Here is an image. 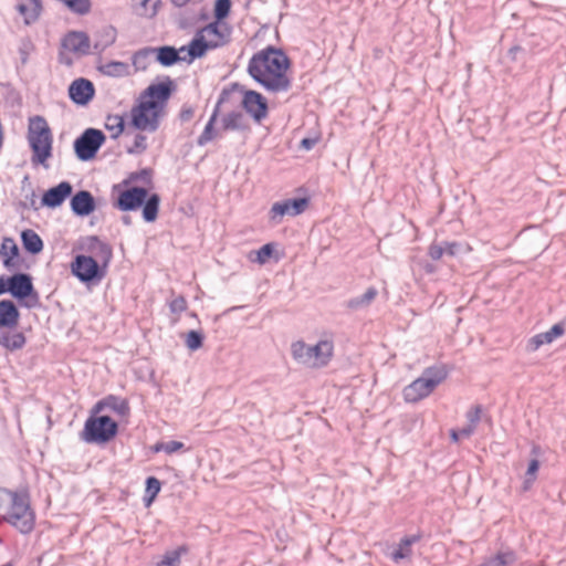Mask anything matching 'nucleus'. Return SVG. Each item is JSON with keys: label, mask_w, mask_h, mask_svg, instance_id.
<instances>
[{"label": "nucleus", "mask_w": 566, "mask_h": 566, "mask_svg": "<svg viewBox=\"0 0 566 566\" xmlns=\"http://www.w3.org/2000/svg\"><path fill=\"white\" fill-rule=\"evenodd\" d=\"M144 181L146 185H151L153 182V170L150 168H143L139 171L130 172L127 178L123 180V185L133 186V182Z\"/></svg>", "instance_id": "37998d69"}, {"label": "nucleus", "mask_w": 566, "mask_h": 566, "mask_svg": "<svg viewBox=\"0 0 566 566\" xmlns=\"http://www.w3.org/2000/svg\"><path fill=\"white\" fill-rule=\"evenodd\" d=\"M61 48L80 56L91 53V40L84 31H69L61 39Z\"/></svg>", "instance_id": "4468645a"}, {"label": "nucleus", "mask_w": 566, "mask_h": 566, "mask_svg": "<svg viewBox=\"0 0 566 566\" xmlns=\"http://www.w3.org/2000/svg\"><path fill=\"white\" fill-rule=\"evenodd\" d=\"M291 352L297 363L319 368L327 366L331 361L334 354V344L332 340L322 339L310 346L303 340H297L292 344Z\"/></svg>", "instance_id": "6e6552de"}, {"label": "nucleus", "mask_w": 566, "mask_h": 566, "mask_svg": "<svg viewBox=\"0 0 566 566\" xmlns=\"http://www.w3.org/2000/svg\"><path fill=\"white\" fill-rule=\"evenodd\" d=\"M97 69L104 75L112 77H123L129 74V65L120 61H109Z\"/></svg>", "instance_id": "c9c22d12"}, {"label": "nucleus", "mask_w": 566, "mask_h": 566, "mask_svg": "<svg viewBox=\"0 0 566 566\" xmlns=\"http://www.w3.org/2000/svg\"><path fill=\"white\" fill-rule=\"evenodd\" d=\"M232 0H216L213 7V17L218 21L227 19L231 12Z\"/></svg>", "instance_id": "49530a36"}, {"label": "nucleus", "mask_w": 566, "mask_h": 566, "mask_svg": "<svg viewBox=\"0 0 566 566\" xmlns=\"http://www.w3.org/2000/svg\"><path fill=\"white\" fill-rule=\"evenodd\" d=\"M450 369L444 364H437L430 367L424 368L421 377L426 378L428 382H431V387L433 390L438 385H440L443 380L447 379Z\"/></svg>", "instance_id": "cd10ccee"}, {"label": "nucleus", "mask_w": 566, "mask_h": 566, "mask_svg": "<svg viewBox=\"0 0 566 566\" xmlns=\"http://www.w3.org/2000/svg\"><path fill=\"white\" fill-rule=\"evenodd\" d=\"M28 142L32 150L33 165L48 167V159L52 156V133L43 116L35 115L30 118L28 127Z\"/></svg>", "instance_id": "423d86ee"}, {"label": "nucleus", "mask_w": 566, "mask_h": 566, "mask_svg": "<svg viewBox=\"0 0 566 566\" xmlns=\"http://www.w3.org/2000/svg\"><path fill=\"white\" fill-rule=\"evenodd\" d=\"M147 147V137L139 133L136 134L133 146L127 148V153L130 155L143 154Z\"/></svg>", "instance_id": "de8ad7c7"}, {"label": "nucleus", "mask_w": 566, "mask_h": 566, "mask_svg": "<svg viewBox=\"0 0 566 566\" xmlns=\"http://www.w3.org/2000/svg\"><path fill=\"white\" fill-rule=\"evenodd\" d=\"M516 562V554L514 551L499 552L496 555L485 559L479 566H511Z\"/></svg>", "instance_id": "4c0bfd02"}, {"label": "nucleus", "mask_w": 566, "mask_h": 566, "mask_svg": "<svg viewBox=\"0 0 566 566\" xmlns=\"http://www.w3.org/2000/svg\"><path fill=\"white\" fill-rule=\"evenodd\" d=\"M94 84L87 78H76L69 86V97L78 106L87 105L94 98Z\"/></svg>", "instance_id": "2eb2a0df"}, {"label": "nucleus", "mask_w": 566, "mask_h": 566, "mask_svg": "<svg viewBox=\"0 0 566 566\" xmlns=\"http://www.w3.org/2000/svg\"><path fill=\"white\" fill-rule=\"evenodd\" d=\"M475 428L474 426L468 424L467 427L458 430L461 438H469L473 434Z\"/></svg>", "instance_id": "052dcab7"}, {"label": "nucleus", "mask_w": 566, "mask_h": 566, "mask_svg": "<svg viewBox=\"0 0 566 566\" xmlns=\"http://www.w3.org/2000/svg\"><path fill=\"white\" fill-rule=\"evenodd\" d=\"M20 317V311L13 301H0V328H15L19 325Z\"/></svg>", "instance_id": "5701e85b"}, {"label": "nucleus", "mask_w": 566, "mask_h": 566, "mask_svg": "<svg viewBox=\"0 0 566 566\" xmlns=\"http://www.w3.org/2000/svg\"><path fill=\"white\" fill-rule=\"evenodd\" d=\"M12 284V275H1L0 276V295L7 294L11 292Z\"/></svg>", "instance_id": "5fc2aeb1"}, {"label": "nucleus", "mask_w": 566, "mask_h": 566, "mask_svg": "<svg viewBox=\"0 0 566 566\" xmlns=\"http://www.w3.org/2000/svg\"><path fill=\"white\" fill-rule=\"evenodd\" d=\"M450 438L452 442H459L461 439L459 431L455 429L450 430Z\"/></svg>", "instance_id": "e2e57ef3"}, {"label": "nucleus", "mask_w": 566, "mask_h": 566, "mask_svg": "<svg viewBox=\"0 0 566 566\" xmlns=\"http://www.w3.org/2000/svg\"><path fill=\"white\" fill-rule=\"evenodd\" d=\"M432 391L431 382H428L426 378L420 376L403 388L402 395L407 402L416 403L428 397Z\"/></svg>", "instance_id": "4be33fe9"}, {"label": "nucleus", "mask_w": 566, "mask_h": 566, "mask_svg": "<svg viewBox=\"0 0 566 566\" xmlns=\"http://www.w3.org/2000/svg\"><path fill=\"white\" fill-rule=\"evenodd\" d=\"M153 55H155L154 48H151V46L143 48L134 53L133 59H132L133 65L137 70H146L148 66L149 57Z\"/></svg>", "instance_id": "a19ab883"}, {"label": "nucleus", "mask_w": 566, "mask_h": 566, "mask_svg": "<svg viewBox=\"0 0 566 566\" xmlns=\"http://www.w3.org/2000/svg\"><path fill=\"white\" fill-rule=\"evenodd\" d=\"M134 11L137 15L153 18L157 14L160 0H133Z\"/></svg>", "instance_id": "58836bf2"}, {"label": "nucleus", "mask_w": 566, "mask_h": 566, "mask_svg": "<svg viewBox=\"0 0 566 566\" xmlns=\"http://www.w3.org/2000/svg\"><path fill=\"white\" fill-rule=\"evenodd\" d=\"M106 142V135L97 128L88 127L73 143L74 154L81 161L93 160Z\"/></svg>", "instance_id": "1a4fd4ad"}, {"label": "nucleus", "mask_w": 566, "mask_h": 566, "mask_svg": "<svg viewBox=\"0 0 566 566\" xmlns=\"http://www.w3.org/2000/svg\"><path fill=\"white\" fill-rule=\"evenodd\" d=\"M428 254L432 260L437 261L444 254V248L433 243L429 247Z\"/></svg>", "instance_id": "6e6d98bb"}, {"label": "nucleus", "mask_w": 566, "mask_h": 566, "mask_svg": "<svg viewBox=\"0 0 566 566\" xmlns=\"http://www.w3.org/2000/svg\"><path fill=\"white\" fill-rule=\"evenodd\" d=\"M541 447L538 444H533L531 449V454L534 455V458L528 462L527 470L525 472L524 480L522 483V490L524 492L530 491L537 479V472L541 467L537 457L541 454Z\"/></svg>", "instance_id": "393cba45"}, {"label": "nucleus", "mask_w": 566, "mask_h": 566, "mask_svg": "<svg viewBox=\"0 0 566 566\" xmlns=\"http://www.w3.org/2000/svg\"><path fill=\"white\" fill-rule=\"evenodd\" d=\"M161 116V113L143 98H139L130 111L129 125L137 130L156 132Z\"/></svg>", "instance_id": "9b49d317"}, {"label": "nucleus", "mask_w": 566, "mask_h": 566, "mask_svg": "<svg viewBox=\"0 0 566 566\" xmlns=\"http://www.w3.org/2000/svg\"><path fill=\"white\" fill-rule=\"evenodd\" d=\"M444 254L455 255L459 251L460 244L457 242H444Z\"/></svg>", "instance_id": "13d9d810"}, {"label": "nucleus", "mask_w": 566, "mask_h": 566, "mask_svg": "<svg viewBox=\"0 0 566 566\" xmlns=\"http://www.w3.org/2000/svg\"><path fill=\"white\" fill-rule=\"evenodd\" d=\"M22 248L32 255H38L43 251L44 243L41 237L32 229H24L20 234Z\"/></svg>", "instance_id": "a878e982"}, {"label": "nucleus", "mask_w": 566, "mask_h": 566, "mask_svg": "<svg viewBox=\"0 0 566 566\" xmlns=\"http://www.w3.org/2000/svg\"><path fill=\"white\" fill-rule=\"evenodd\" d=\"M424 270H426L427 273H432L434 271V266L432 264H430V263H427L424 265Z\"/></svg>", "instance_id": "774afa93"}, {"label": "nucleus", "mask_w": 566, "mask_h": 566, "mask_svg": "<svg viewBox=\"0 0 566 566\" xmlns=\"http://www.w3.org/2000/svg\"><path fill=\"white\" fill-rule=\"evenodd\" d=\"M291 66L292 61L283 49L268 45L251 56L247 72L265 91L282 93L292 87L287 75Z\"/></svg>", "instance_id": "f03ea898"}, {"label": "nucleus", "mask_w": 566, "mask_h": 566, "mask_svg": "<svg viewBox=\"0 0 566 566\" xmlns=\"http://www.w3.org/2000/svg\"><path fill=\"white\" fill-rule=\"evenodd\" d=\"M527 51L520 44H515L507 50L506 56L511 62L524 61Z\"/></svg>", "instance_id": "09e8293b"}, {"label": "nucleus", "mask_w": 566, "mask_h": 566, "mask_svg": "<svg viewBox=\"0 0 566 566\" xmlns=\"http://www.w3.org/2000/svg\"><path fill=\"white\" fill-rule=\"evenodd\" d=\"M175 91V82L169 76H165L164 81L148 85L140 98L164 114V108Z\"/></svg>", "instance_id": "f8f14e48"}, {"label": "nucleus", "mask_w": 566, "mask_h": 566, "mask_svg": "<svg viewBox=\"0 0 566 566\" xmlns=\"http://www.w3.org/2000/svg\"><path fill=\"white\" fill-rule=\"evenodd\" d=\"M0 517L21 534L31 533L35 525V513L31 507L29 494L27 492L13 491L10 495L8 507Z\"/></svg>", "instance_id": "39448f33"}, {"label": "nucleus", "mask_w": 566, "mask_h": 566, "mask_svg": "<svg viewBox=\"0 0 566 566\" xmlns=\"http://www.w3.org/2000/svg\"><path fill=\"white\" fill-rule=\"evenodd\" d=\"M209 19V14L208 12L203 9L200 14H199V20H208Z\"/></svg>", "instance_id": "338daca9"}, {"label": "nucleus", "mask_w": 566, "mask_h": 566, "mask_svg": "<svg viewBox=\"0 0 566 566\" xmlns=\"http://www.w3.org/2000/svg\"><path fill=\"white\" fill-rule=\"evenodd\" d=\"M481 413H482V407L480 405L472 407L467 412V419L469 421V424L474 426V428H475L481 419Z\"/></svg>", "instance_id": "603ef678"}, {"label": "nucleus", "mask_w": 566, "mask_h": 566, "mask_svg": "<svg viewBox=\"0 0 566 566\" xmlns=\"http://www.w3.org/2000/svg\"><path fill=\"white\" fill-rule=\"evenodd\" d=\"M10 294L25 308H35L41 305L39 293L29 273L17 272L12 274Z\"/></svg>", "instance_id": "9d476101"}, {"label": "nucleus", "mask_w": 566, "mask_h": 566, "mask_svg": "<svg viewBox=\"0 0 566 566\" xmlns=\"http://www.w3.org/2000/svg\"><path fill=\"white\" fill-rule=\"evenodd\" d=\"M151 452L158 453L164 451V441H159L150 447Z\"/></svg>", "instance_id": "680f3d73"}, {"label": "nucleus", "mask_w": 566, "mask_h": 566, "mask_svg": "<svg viewBox=\"0 0 566 566\" xmlns=\"http://www.w3.org/2000/svg\"><path fill=\"white\" fill-rule=\"evenodd\" d=\"M25 336L21 332L13 335H9L8 333L0 335V345L9 350L21 349L25 345Z\"/></svg>", "instance_id": "ea45409f"}, {"label": "nucleus", "mask_w": 566, "mask_h": 566, "mask_svg": "<svg viewBox=\"0 0 566 566\" xmlns=\"http://www.w3.org/2000/svg\"><path fill=\"white\" fill-rule=\"evenodd\" d=\"M19 255L20 251L14 240L10 237H4L0 247V256L4 268L10 269L14 266L12 261L19 258Z\"/></svg>", "instance_id": "c85d7f7f"}, {"label": "nucleus", "mask_w": 566, "mask_h": 566, "mask_svg": "<svg viewBox=\"0 0 566 566\" xmlns=\"http://www.w3.org/2000/svg\"><path fill=\"white\" fill-rule=\"evenodd\" d=\"M29 4L27 3H19L17 6V10L20 12L21 15L24 18L25 24H32L34 23L42 11V1L41 0H27Z\"/></svg>", "instance_id": "7c9ffc66"}, {"label": "nucleus", "mask_w": 566, "mask_h": 566, "mask_svg": "<svg viewBox=\"0 0 566 566\" xmlns=\"http://www.w3.org/2000/svg\"><path fill=\"white\" fill-rule=\"evenodd\" d=\"M125 116L108 114L105 118L104 127L111 133L112 139H117L125 130Z\"/></svg>", "instance_id": "f704fd0d"}, {"label": "nucleus", "mask_w": 566, "mask_h": 566, "mask_svg": "<svg viewBox=\"0 0 566 566\" xmlns=\"http://www.w3.org/2000/svg\"><path fill=\"white\" fill-rule=\"evenodd\" d=\"M122 222H123L124 224H126V226H130V224H132V217H130V216H128V214H124V216L122 217Z\"/></svg>", "instance_id": "69168bd1"}, {"label": "nucleus", "mask_w": 566, "mask_h": 566, "mask_svg": "<svg viewBox=\"0 0 566 566\" xmlns=\"http://www.w3.org/2000/svg\"><path fill=\"white\" fill-rule=\"evenodd\" d=\"M155 60L164 67H170L177 63L184 62L181 53L182 48L176 49L172 45H161L154 48Z\"/></svg>", "instance_id": "b1692460"}, {"label": "nucleus", "mask_w": 566, "mask_h": 566, "mask_svg": "<svg viewBox=\"0 0 566 566\" xmlns=\"http://www.w3.org/2000/svg\"><path fill=\"white\" fill-rule=\"evenodd\" d=\"M187 54L182 56V61L190 64L197 59H202L208 51L217 49V44L206 40L201 32L197 31L188 45L181 46Z\"/></svg>", "instance_id": "dca6fc26"}, {"label": "nucleus", "mask_w": 566, "mask_h": 566, "mask_svg": "<svg viewBox=\"0 0 566 566\" xmlns=\"http://www.w3.org/2000/svg\"><path fill=\"white\" fill-rule=\"evenodd\" d=\"M310 206L308 197L289 198L282 201H276L272 205L269 211V218L274 224L282 222L285 216L295 217L303 213Z\"/></svg>", "instance_id": "ddd939ff"}, {"label": "nucleus", "mask_w": 566, "mask_h": 566, "mask_svg": "<svg viewBox=\"0 0 566 566\" xmlns=\"http://www.w3.org/2000/svg\"><path fill=\"white\" fill-rule=\"evenodd\" d=\"M119 433V423L108 415L90 409L83 429L78 436L87 444L105 447L116 439Z\"/></svg>", "instance_id": "20e7f679"}, {"label": "nucleus", "mask_w": 566, "mask_h": 566, "mask_svg": "<svg viewBox=\"0 0 566 566\" xmlns=\"http://www.w3.org/2000/svg\"><path fill=\"white\" fill-rule=\"evenodd\" d=\"M566 331V317L560 322L554 324L547 332L539 333L531 337L527 342V350L536 352L542 345L551 344L556 338L562 337Z\"/></svg>", "instance_id": "aec40b11"}, {"label": "nucleus", "mask_w": 566, "mask_h": 566, "mask_svg": "<svg viewBox=\"0 0 566 566\" xmlns=\"http://www.w3.org/2000/svg\"><path fill=\"white\" fill-rule=\"evenodd\" d=\"M91 409L99 413H103L105 410H112L119 417H127L130 413L128 400L112 394L96 401Z\"/></svg>", "instance_id": "a211bd4d"}, {"label": "nucleus", "mask_w": 566, "mask_h": 566, "mask_svg": "<svg viewBox=\"0 0 566 566\" xmlns=\"http://www.w3.org/2000/svg\"><path fill=\"white\" fill-rule=\"evenodd\" d=\"M112 206L123 212L142 209L145 222L153 223L157 220L161 198L157 192H149L146 187L125 186L123 181L112 187Z\"/></svg>", "instance_id": "7ed1b4c3"}, {"label": "nucleus", "mask_w": 566, "mask_h": 566, "mask_svg": "<svg viewBox=\"0 0 566 566\" xmlns=\"http://www.w3.org/2000/svg\"><path fill=\"white\" fill-rule=\"evenodd\" d=\"M233 92H240L243 95L241 106L255 123H261L268 117V99L260 92L254 90H247L244 85L238 82L231 83L229 86L223 87L218 98V105L227 103Z\"/></svg>", "instance_id": "0eeeda50"}, {"label": "nucleus", "mask_w": 566, "mask_h": 566, "mask_svg": "<svg viewBox=\"0 0 566 566\" xmlns=\"http://www.w3.org/2000/svg\"><path fill=\"white\" fill-rule=\"evenodd\" d=\"M34 45L30 39H23L19 46V55L21 63L24 65L28 63L30 52L33 50Z\"/></svg>", "instance_id": "3c124183"}, {"label": "nucleus", "mask_w": 566, "mask_h": 566, "mask_svg": "<svg viewBox=\"0 0 566 566\" xmlns=\"http://www.w3.org/2000/svg\"><path fill=\"white\" fill-rule=\"evenodd\" d=\"M275 247H276V243H274V242H269V243L263 244L259 250H256L254 252L255 258L254 259L251 258V260L259 264H265L273 256V254L275 252Z\"/></svg>", "instance_id": "c03bdc74"}, {"label": "nucleus", "mask_w": 566, "mask_h": 566, "mask_svg": "<svg viewBox=\"0 0 566 566\" xmlns=\"http://www.w3.org/2000/svg\"><path fill=\"white\" fill-rule=\"evenodd\" d=\"M73 187L69 181H61L59 185L49 188L42 195L41 203L43 207L55 209L72 196Z\"/></svg>", "instance_id": "f3484780"}, {"label": "nucleus", "mask_w": 566, "mask_h": 566, "mask_svg": "<svg viewBox=\"0 0 566 566\" xmlns=\"http://www.w3.org/2000/svg\"><path fill=\"white\" fill-rule=\"evenodd\" d=\"M161 490V482L156 476H147L145 481V495L143 497L146 507L150 506Z\"/></svg>", "instance_id": "e433bc0d"}, {"label": "nucleus", "mask_w": 566, "mask_h": 566, "mask_svg": "<svg viewBox=\"0 0 566 566\" xmlns=\"http://www.w3.org/2000/svg\"><path fill=\"white\" fill-rule=\"evenodd\" d=\"M193 114L195 109L192 106L184 105L179 113V119L184 123L189 122L193 117Z\"/></svg>", "instance_id": "4d7b16f0"}, {"label": "nucleus", "mask_w": 566, "mask_h": 566, "mask_svg": "<svg viewBox=\"0 0 566 566\" xmlns=\"http://www.w3.org/2000/svg\"><path fill=\"white\" fill-rule=\"evenodd\" d=\"M205 334L202 331L191 329L186 334L185 344L190 352H196L203 346Z\"/></svg>", "instance_id": "79ce46f5"}, {"label": "nucleus", "mask_w": 566, "mask_h": 566, "mask_svg": "<svg viewBox=\"0 0 566 566\" xmlns=\"http://www.w3.org/2000/svg\"><path fill=\"white\" fill-rule=\"evenodd\" d=\"M59 61H60V63H63V64H66V65H72L73 64L72 59L71 57L64 59L62 52L59 53Z\"/></svg>", "instance_id": "0e129e2a"}, {"label": "nucleus", "mask_w": 566, "mask_h": 566, "mask_svg": "<svg viewBox=\"0 0 566 566\" xmlns=\"http://www.w3.org/2000/svg\"><path fill=\"white\" fill-rule=\"evenodd\" d=\"M185 450H186V447H185L184 442L176 441V440H170L167 442L164 441V452H166L167 454H172L175 452L185 451Z\"/></svg>", "instance_id": "864d4df0"}, {"label": "nucleus", "mask_w": 566, "mask_h": 566, "mask_svg": "<svg viewBox=\"0 0 566 566\" xmlns=\"http://www.w3.org/2000/svg\"><path fill=\"white\" fill-rule=\"evenodd\" d=\"M70 207L77 217H87L96 209V200L88 190H78L70 196Z\"/></svg>", "instance_id": "6ab92c4d"}, {"label": "nucleus", "mask_w": 566, "mask_h": 566, "mask_svg": "<svg viewBox=\"0 0 566 566\" xmlns=\"http://www.w3.org/2000/svg\"><path fill=\"white\" fill-rule=\"evenodd\" d=\"M377 295H378L377 289L374 286H370L366 290V292L364 294L349 298L346 302V307L352 311H357L360 308L368 307L371 304V302L376 298Z\"/></svg>", "instance_id": "2f4dec72"}, {"label": "nucleus", "mask_w": 566, "mask_h": 566, "mask_svg": "<svg viewBox=\"0 0 566 566\" xmlns=\"http://www.w3.org/2000/svg\"><path fill=\"white\" fill-rule=\"evenodd\" d=\"M188 307L187 300L184 295H179L169 302V310L172 314H180Z\"/></svg>", "instance_id": "8fccbe9b"}, {"label": "nucleus", "mask_w": 566, "mask_h": 566, "mask_svg": "<svg viewBox=\"0 0 566 566\" xmlns=\"http://www.w3.org/2000/svg\"><path fill=\"white\" fill-rule=\"evenodd\" d=\"M198 31L201 32L202 35L205 33L213 35L214 39L209 41L216 43L217 49L227 45L231 41V27L227 23H223V21H218L217 19L199 29Z\"/></svg>", "instance_id": "412c9836"}, {"label": "nucleus", "mask_w": 566, "mask_h": 566, "mask_svg": "<svg viewBox=\"0 0 566 566\" xmlns=\"http://www.w3.org/2000/svg\"><path fill=\"white\" fill-rule=\"evenodd\" d=\"M316 144V139L315 138H303L300 143V147L302 149H305V150H311Z\"/></svg>", "instance_id": "bf43d9fd"}, {"label": "nucleus", "mask_w": 566, "mask_h": 566, "mask_svg": "<svg viewBox=\"0 0 566 566\" xmlns=\"http://www.w3.org/2000/svg\"><path fill=\"white\" fill-rule=\"evenodd\" d=\"M187 549L185 546H180L177 549L167 551L163 556V559L158 563L159 566H179L181 553Z\"/></svg>", "instance_id": "a18cd8bd"}, {"label": "nucleus", "mask_w": 566, "mask_h": 566, "mask_svg": "<svg viewBox=\"0 0 566 566\" xmlns=\"http://www.w3.org/2000/svg\"><path fill=\"white\" fill-rule=\"evenodd\" d=\"M220 106L218 103L214 106V109L206 124L203 132L200 134V136L197 138V145L198 146H205L209 142H211L217 136V130L214 128V124L217 122V118L219 116Z\"/></svg>", "instance_id": "473e14b6"}, {"label": "nucleus", "mask_w": 566, "mask_h": 566, "mask_svg": "<svg viewBox=\"0 0 566 566\" xmlns=\"http://www.w3.org/2000/svg\"><path fill=\"white\" fill-rule=\"evenodd\" d=\"M74 250L83 253L74 255L71 261V274L87 287L98 285L112 262V245L97 235H87L80 238Z\"/></svg>", "instance_id": "f257e3e1"}, {"label": "nucleus", "mask_w": 566, "mask_h": 566, "mask_svg": "<svg viewBox=\"0 0 566 566\" xmlns=\"http://www.w3.org/2000/svg\"><path fill=\"white\" fill-rule=\"evenodd\" d=\"M223 130H247L248 124L244 123V116L241 112L232 111L222 118Z\"/></svg>", "instance_id": "72a5a7b5"}, {"label": "nucleus", "mask_w": 566, "mask_h": 566, "mask_svg": "<svg viewBox=\"0 0 566 566\" xmlns=\"http://www.w3.org/2000/svg\"><path fill=\"white\" fill-rule=\"evenodd\" d=\"M421 537L422 535L420 533L403 536L400 539L398 547L391 553V558L395 562H399L401 559L410 557L412 554L411 546L419 542Z\"/></svg>", "instance_id": "bb28decb"}, {"label": "nucleus", "mask_w": 566, "mask_h": 566, "mask_svg": "<svg viewBox=\"0 0 566 566\" xmlns=\"http://www.w3.org/2000/svg\"><path fill=\"white\" fill-rule=\"evenodd\" d=\"M98 39L94 42V51L102 53L108 46L113 45L117 38V30L113 25H105L97 33Z\"/></svg>", "instance_id": "c756f323"}]
</instances>
